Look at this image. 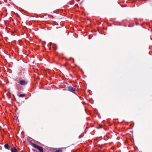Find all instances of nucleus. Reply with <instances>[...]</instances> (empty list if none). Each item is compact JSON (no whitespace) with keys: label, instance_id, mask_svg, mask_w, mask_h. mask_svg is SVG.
Instances as JSON below:
<instances>
[{"label":"nucleus","instance_id":"obj_1","mask_svg":"<svg viewBox=\"0 0 152 152\" xmlns=\"http://www.w3.org/2000/svg\"><path fill=\"white\" fill-rule=\"evenodd\" d=\"M31 145L34 148L37 149L40 152H43V148L40 146L36 145L33 142H31Z\"/></svg>","mask_w":152,"mask_h":152},{"label":"nucleus","instance_id":"obj_2","mask_svg":"<svg viewBox=\"0 0 152 152\" xmlns=\"http://www.w3.org/2000/svg\"><path fill=\"white\" fill-rule=\"evenodd\" d=\"M19 83L22 85L25 86L27 84V82L25 80H21L19 81Z\"/></svg>","mask_w":152,"mask_h":152},{"label":"nucleus","instance_id":"obj_3","mask_svg":"<svg viewBox=\"0 0 152 152\" xmlns=\"http://www.w3.org/2000/svg\"><path fill=\"white\" fill-rule=\"evenodd\" d=\"M68 91L71 92H73L76 91V89L74 88L71 86H69L68 88Z\"/></svg>","mask_w":152,"mask_h":152},{"label":"nucleus","instance_id":"obj_4","mask_svg":"<svg viewBox=\"0 0 152 152\" xmlns=\"http://www.w3.org/2000/svg\"><path fill=\"white\" fill-rule=\"evenodd\" d=\"M4 147L5 148L9 150L10 148V145L8 144H6L4 145Z\"/></svg>","mask_w":152,"mask_h":152},{"label":"nucleus","instance_id":"obj_5","mask_svg":"<svg viewBox=\"0 0 152 152\" xmlns=\"http://www.w3.org/2000/svg\"><path fill=\"white\" fill-rule=\"evenodd\" d=\"M11 152H17V149L15 147L12 148L11 149Z\"/></svg>","mask_w":152,"mask_h":152},{"label":"nucleus","instance_id":"obj_6","mask_svg":"<svg viewBox=\"0 0 152 152\" xmlns=\"http://www.w3.org/2000/svg\"><path fill=\"white\" fill-rule=\"evenodd\" d=\"M62 150L61 148H59L58 150H56L55 151V152H62Z\"/></svg>","mask_w":152,"mask_h":152},{"label":"nucleus","instance_id":"obj_7","mask_svg":"<svg viewBox=\"0 0 152 152\" xmlns=\"http://www.w3.org/2000/svg\"><path fill=\"white\" fill-rule=\"evenodd\" d=\"M26 95L25 94H20L19 95V96L20 97H24Z\"/></svg>","mask_w":152,"mask_h":152},{"label":"nucleus","instance_id":"obj_8","mask_svg":"<svg viewBox=\"0 0 152 152\" xmlns=\"http://www.w3.org/2000/svg\"><path fill=\"white\" fill-rule=\"evenodd\" d=\"M95 110H96V114H97L98 115V116L99 117V118H101V116L99 114H98V112H97V110L96 109V108L95 109Z\"/></svg>","mask_w":152,"mask_h":152},{"label":"nucleus","instance_id":"obj_9","mask_svg":"<svg viewBox=\"0 0 152 152\" xmlns=\"http://www.w3.org/2000/svg\"><path fill=\"white\" fill-rule=\"evenodd\" d=\"M103 126V124H100L99 127H96V128L98 129H99L100 128L102 127Z\"/></svg>","mask_w":152,"mask_h":152},{"label":"nucleus","instance_id":"obj_10","mask_svg":"<svg viewBox=\"0 0 152 152\" xmlns=\"http://www.w3.org/2000/svg\"><path fill=\"white\" fill-rule=\"evenodd\" d=\"M57 148H53L52 149L51 151L53 152H55V151L56 150Z\"/></svg>","mask_w":152,"mask_h":152},{"label":"nucleus","instance_id":"obj_11","mask_svg":"<svg viewBox=\"0 0 152 152\" xmlns=\"http://www.w3.org/2000/svg\"><path fill=\"white\" fill-rule=\"evenodd\" d=\"M134 123L133 124H131L130 125V126L132 128L134 126Z\"/></svg>","mask_w":152,"mask_h":152},{"label":"nucleus","instance_id":"obj_12","mask_svg":"<svg viewBox=\"0 0 152 152\" xmlns=\"http://www.w3.org/2000/svg\"><path fill=\"white\" fill-rule=\"evenodd\" d=\"M104 121H103L102 122V124H103V125H105V124L104 123Z\"/></svg>","mask_w":152,"mask_h":152},{"label":"nucleus","instance_id":"obj_13","mask_svg":"<svg viewBox=\"0 0 152 152\" xmlns=\"http://www.w3.org/2000/svg\"><path fill=\"white\" fill-rule=\"evenodd\" d=\"M32 150L33 151H35V149H32Z\"/></svg>","mask_w":152,"mask_h":152},{"label":"nucleus","instance_id":"obj_14","mask_svg":"<svg viewBox=\"0 0 152 152\" xmlns=\"http://www.w3.org/2000/svg\"><path fill=\"white\" fill-rule=\"evenodd\" d=\"M131 132L132 133L133 132V131H132V132Z\"/></svg>","mask_w":152,"mask_h":152},{"label":"nucleus","instance_id":"obj_15","mask_svg":"<svg viewBox=\"0 0 152 152\" xmlns=\"http://www.w3.org/2000/svg\"><path fill=\"white\" fill-rule=\"evenodd\" d=\"M20 152H23V151H20Z\"/></svg>","mask_w":152,"mask_h":152},{"label":"nucleus","instance_id":"obj_16","mask_svg":"<svg viewBox=\"0 0 152 152\" xmlns=\"http://www.w3.org/2000/svg\"><path fill=\"white\" fill-rule=\"evenodd\" d=\"M1 2L0 1V4H1Z\"/></svg>","mask_w":152,"mask_h":152},{"label":"nucleus","instance_id":"obj_17","mask_svg":"<svg viewBox=\"0 0 152 152\" xmlns=\"http://www.w3.org/2000/svg\"><path fill=\"white\" fill-rule=\"evenodd\" d=\"M123 121H125L124 120H123Z\"/></svg>","mask_w":152,"mask_h":152},{"label":"nucleus","instance_id":"obj_18","mask_svg":"<svg viewBox=\"0 0 152 152\" xmlns=\"http://www.w3.org/2000/svg\"><path fill=\"white\" fill-rule=\"evenodd\" d=\"M95 152H96V151Z\"/></svg>","mask_w":152,"mask_h":152}]
</instances>
